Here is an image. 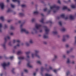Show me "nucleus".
<instances>
[{
    "mask_svg": "<svg viewBox=\"0 0 76 76\" xmlns=\"http://www.w3.org/2000/svg\"><path fill=\"white\" fill-rule=\"evenodd\" d=\"M29 53H30V52H27L26 53V55H27V58H29V57H30L28 55Z\"/></svg>",
    "mask_w": 76,
    "mask_h": 76,
    "instance_id": "nucleus-15",
    "label": "nucleus"
},
{
    "mask_svg": "<svg viewBox=\"0 0 76 76\" xmlns=\"http://www.w3.org/2000/svg\"><path fill=\"white\" fill-rule=\"evenodd\" d=\"M71 7L74 9V8H75V7H76V6L72 4L71 5Z\"/></svg>",
    "mask_w": 76,
    "mask_h": 76,
    "instance_id": "nucleus-20",
    "label": "nucleus"
},
{
    "mask_svg": "<svg viewBox=\"0 0 76 76\" xmlns=\"http://www.w3.org/2000/svg\"><path fill=\"white\" fill-rule=\"evenodd\" d=\"M24 72H26V73H27V72H28V70L27 69H25Z\"/></svg>",
    "mask_w": 76,
    "mask_h": 76,
    "instance_id": "nucleus-43",
    "label": "nucleus"
},
{
    "mask_svg": "<svg viewBox=\"0 0 76 76\" xmlns=\"http://www.w3.org/2000/svg\"><path fill=\"white\" fill-rule=\"evenodd\" d=\"M61 18H64V19H68V17H65L64 16V14H62L61 16H60Z\"/></svg>",
    "mask_w": 76,
    "mask_h": 76,
    "instance_id": "nucleus-10",
    "label": "nucleus"
},
{
    "mask_svg": "<svg viewBox=\"0 0 76 76\" xmlns=\"http://www.w3.org/2000/svg\"><path fill=\"white\" fill-rule=\"evenodd\" d=\"M2 75H3V74H0V76H2Z\"/></svg>",
    "mask_w": 76,
    "mask_h": 76,
    "instance_id": "nucleus-59",
    "label": "nucleus"
},
{
    "mask_svg": "<svg viewBox=\"0 0 76 76\" xmlns=\"http://www.w3.org/2000/svg\"><path fill=\"white\" fill-rule=\"evenodd\" d=\"M20 63H21V61H19L18 62V64H20Z\"/></svg>",
    "mask_w": 76,
    "mask_h": 76,
    "instance_id": "nucleus-52",
    "label": "nucleus"
},
{
    "mask_svg": "<svg viewBox=\"0 0 76 76\" xmlns=\"http://www.w3.org/2000/svg\"><path fill=\"white\" fill-rule=\"evenodd\" d=\"M69 47V45H66V47L67 48V47Z\"/></svg>",
    "mask_w": 76,
    "mask_h": 76,
    "instance_id": "nucleus-49",
    "label": "nucleus"
},
{
    "mask_svg": "<svg viewBox=\"0 0 76 76\" xmlns=\"http://www.w3.org/2000/svg\"><path fill=\"white\" fill-rule=\"evenodd\" d=\"M24 58V57L23 56H20L18 57V59L20 60H23Z\"/></svg>",
    "mask_w": 76,
    "mask_h": 76,
    "instance_id": "nucleus-17",
    "label": "nucleus"
},
{
    "mask_svg": "<svg viewBox=\"0 0 76 76\" xmlns=\"http://www.w3.org/2000/svg\"><path fill=\"white\" fill-rule=\"evenodd\" d=\"M40 32H42V30H40Z\"/></svg>",
    "mask_w": 76,
    "mask_h": 76,
    "instance_id": "nucleus-62",
    "label": "nucleus"
},
{
    "mask_svg": "<svg viewBox=\"0 0 76 76\" xmlns=\"http://www.w3.org/2000/svg\"><path fill=\"white\" fill-rule=\"evenodd\" d=\"M67 63H70V60H69V59H67Z\"/></svg>",
    "mask_w": 76,
    "mask_h": 76,
    "instance_id": "nucleus-33",
    "label": "nucleus"
},
{
    "mask_svg": "<svg viewBox=\"0 0 76 76\" xmlns=\"http://www.w3.org/2000/svg\"><path fill=\"white\" fill-rule=\"evenodd\" d=\"M75 43H76V37H75Z\"/></svg>",
    "mask_w": 76,
    "mask_h": 76,
    "instance_id": "nucleus-56",
    "label": "nucleus"
},
{
    "mask_svg": "<svg viewBox=\"0 0 76 76\" xmlns=\"http://www.w3.org/2000/svg\"><path fill=\"white\" fill-rule=\"evenodd\" d=\"M11 21V20H8V22H10Z\"/></svg>",
    "mask_w": 76,
    "mask_h": 76,
    "instance_id": "nucleus-55",
    "label": "nucleus"
},
{
    "mask_svg": "<svg viewBox=\"0 0 76 76\" xmlns=\"http://www.w3.org/2000/svg\"><path fill=\"white\" fill-rule=\"evenodd\" d=\"M70 0H69L68 1V2H70Z\"/></svg>",
    "mask_w": 76,
    "mask_h": 76,
    "instance_id": "nucleus-61",
    "label": "nucleus"
},
{
    "mask_svg": "<svg viewBox=\"0 0 76 76\" xmlns=\"http://www.w3.org/2000/svg\"><path fill=\"white\" fill-rule=\"evenodd\" d=\"M35 19L34 18H33V19H32V20H31V21L32 22H34V21H35Z\"/></svg>",
    "mask_w": 76,
    "mask_h": 76,
    "instance_id": "nucleus-37",
    "label": "nucleus"
},
{
    "mask_svg": "<svg viewBox=\"0 0 76 76\" xmlns=\"http://www.w3.org/2000/svg\"><path fill=\"white\" fill-rule=\"evenodd\" d=\"M10 59H11V60L13 59V56H11L10 57Z\"/></svg>",
    "mask_w": 76,
    "mask_h": 76,
    "instance_id": "nucleus-45",
    "label": "nucleus"
},
{
    "mask_svg": "<svg viewBox=\"0 0 76 76\" xmlns=\"http://www.w3.org/2000/svg\"><path fill=\"white\" fill-rule=\"evenodd\" d=\"M57 58V55H55L53 58V59L52 61H54L55 60H56Z\"/></svg>",
    "mask_w": 76,
    "mask_h": 76,
    "instance_id": "nucleus-13",
    "label": "nucleus"
},
{
    "mask_svg": "<svg viewBox=\"0 0 76 76\" xmlns=\"http://www.w3.org/2000/svg\"><path fill=\"white\" fill-rule=\"evenodd\" d=\"M38 14V12L37 11H34V15H37V14Z\"/></svg>",
    "mask_w": 76,
    "mask_h": 76,
    "instance_id": "nucleus-21",
    "label": "nucleus"
},
{
    "mask_svg": "<svg viewBox=\"0 0 76 76\" xmlns=\"http://www.w3.org/2000/svg\"><path fill=\"white\" fill-rule=\"evenodd\" d=\"M11 7L12 8H14V7H15V6H14V5H13L12 4H11Z\"/></svg>",
    "mask_w": 76,
    "mask_h": 76,
    "instance_id": "nucleus-34",
    "label": "nucleus"
},
{
    "mask_svg": "<svg viewBox=\"0 0 76 76\" xmlns=\"http://www.w3.org/2000/svg\"><path fill=\"white\" fill-rule=\"evenodd\" d=\"M52 69V67L51 66H50L49 68V70H51Z\"/></svg>",
    "mask_w": 76,
    "mask_h": 76,
    "instance_id": "nucleus-48",
    "label": "nucleus"
},
{
    "mask_svg": "<svg viewBox=\"0 0 76 76\" xmlns=\"http://www.w3.org/2000/svg\"><path fill=\"white\" fill-rule=\"evenodd\" d=\"M10 64V63H9V62H8V63H4L2 64L1 65L3 67V68L4 69H5L6 66H9Z\"/></svg>",
    "mask_w": 76,
    "mask_h": 76,
    "instance_id": "nucleus-3",
    "label": "nucleus"
},
{
    "mask_svg": "<svg viewBox=\"0 0 76 76\" xmlns=\"http://www.w3.org/2000/svg\"><path fill=\"white\" fill-rule=\"evenodd\" d=\"M70 73V72H67L66 73V75H69V74Z\"/></svg>",
    "mask_w": 76,
    "mask_h": 76,
    "instance_id": "nucleus-46",
    "label": "nucleus"
},
{
    "mask_svg": "<svg viewBox=\"0 0 76 76\" xmlns=\"http://www.w3.org/2000/svg\"><path fill=\"white\" fill-rule=\"evenodd\" d=\"M47 10V8H45L44 9V12H46Z\"/></svg>",
    "mask_w": 76,
    "mask_h": 76,
    "instance_id": "nucleus-38",
    "label": "nucleus"
},
{
    "mask_svg": "<svg viewBox=\"0 0 76 76\" xmlns=\"http://www.w3.org/2000/svg\"><path fill=\"white\" fill-rule=\"evenodd\" d=\"M24 15V14L23 13H19V16H23Z\"/></svg>",
    "mask_w": 76,
    "mask_h": 76,
    "instance_id": "nucleus-25",
    "label": "nucleus"
},
{
    "mask_svg": "<svg viewBox=\"0 0 76 76\" xmlns=\"http://www.w3.org/2000/svg\"><path fill=\"white\" fill-rule=\"evenodd\" d=\"M26 45H27V46H28V45H29V44L28 43L26 42Z\"/></svg>",
    "mask_w": 76,
    "mask_h": 76,
    "instance_id": "nucleus-39",
    "label": "nucleus"
},
{
    "mask_svg": "<svg viewBox=\"0 0 76 76\" xmlns=\"http://www.w3.org/2000/svg\"><path fill=\"white\" fill-rule=\"evenodd\" d=\"M53 34H57V31H54L53 32Z\"/></svg>",
    "mask_w": 76,
    "mask_h": 76,
    "instance_id": "nucleus-24",
    "label": "nucleus"
},
{
    "mask_svg": "<svg viewBox=\"0 0 76 76\" xmlns=\"http://www.w3.org/2000/svg\"><path fill=\"white\" fill-rule=\"evenodd\" d=\"M62 57L63 58H65V57H66V56H65V55H63Z\"/></svg>",
    "mask_w": 76,
    "mask_h": 76,
    "instance_id": "nucleus-53",
    "label": "nucleus"
},
{
    "mask_svg": "<svg viewBox=\"0 0 76 76\" xmlns=\"http://www.w3.org/2000/svg\"><path fill=\"white\" fill-rule=\"evenodd\" d=\"M16 42H17L18 44L17 45V47H19L20 46V40H14L13 41V43H15Z\"/></svg>",
    "mask_w": 76,
    "mask_h": 76,
    "instance_id": "nucleus-5",
    "label": "nucleus"
},
{
    "mask_svg": "<svg viewBox=\"0 0 76 76\" xmlns=\"http://www.w3.org/2000/svg\"><path fill=\"white\" fill-rule=\"evenodd\" d=\"M11 29H14V27L13 26H11L10 27Z\"/></svg>",
    "mask_w": 76,
    "mask_h": 76,
    "instance_id": "nucleus-40",
    "label": "nucleus"
},
{
    "mask_svg": "<svg viewBox=\"0 0 76 76\" xmlns=\"http://www.w3.org/2000/svg\"><path fill=\"white\" fill-rule=\"evenodd\" d=\"M10 37L8 36L5 37V40H7V39H10Z\"/></svg>",
    "mask_w": 76,
    "mask_h": 76,
    "instance_id": "nucleus-18",
    "label": "nucleus"
},
{
    "mask_svg": "<svg viewBox=\"0 0 76 76\" xmlns=\"http://www.w3.org/2000/svg\"><path fill=\"white\" fill-rule=\"evenodd\" d=\"M1 57H2L1 56H0V58H1Z\"/></svg>",
    "mask_w": 76,
    "mask_h": 76,
    "instance_id": "nucleus-63",
    "label": "nucleus"
},
{
    "mask_svg": "<svg viewBox=\"0 0 76 76\" xmlns=\"http://www.w3.org/2000/svg\"><path fill=\"white\" fill-rule=\"evenodd\" d=\"M75 16H73L72 15H71L69 16L70 19L71 20H73V19H75Z\"/></svg>",
    "mask_w": 76,
    "mask_h": 76,
    "instance_id": "nucleus-11",
    "label": "nucleus"
},
{
    "mask_svg": "<svg viewBox=\"0 0 76 76\" xmlns=\"http://www.w3.org/2000/svg\"><path fill=\"white\" fill-rule=\"evenodd\" d=\"M10 9H8L7 11V12H10Z\"/></svg>",
    "mask_w": 76,
    "mask_h": 76,
    "instance_id": "nucleus-41",
    "label": "nucleus"
},
{
    "mask_svg": "<svg viewBox=\"0 0 76 76\" xmlns=\"http://www.w3.org/2000/svg\"><path fill=\"white\" fill-rule=\"evenodd\" d=\"M27 66L28 67H30V68H32V66L29 63H28Z\"/></svg>",
    "mask_w": 76,
    "mask_h": 76,
    "instance_id": "nucleus-16",
    "label": "nucleus"
},
{
    "mask_svg": "<svg viewBox=\"0 0 76 76\" xmlns=\"http://www.w3.org/2000/svg\"><path fill=\"white\" fill-rule=\"evenodd\" d=\"M59 24L61 26V25H62V23H61V22L60 21L59 22Z\"/></svg>",
    "mask_w": 76,
    "mask_h": 76,
    "instance_id": "nucleus-32",
    "label": "nucleus"
},
{
    "mask_svg": "<svg viewBox=\"0 0 76 76\" xmlns=\"http://www.w3.org/2000/svg\"><path fill=\"white\" fill-rule=\"evenodd\" d=\"M0 7L2 9H3L4 8V5L3 3H0Z\"/></svg>",
    "mask_w": 76,
    "mask_h": 76,
    "instance_id": "nucleus-9",
    "label": "nucleus"
},
{
    "mask_svg": "<svg viewBox=\"0 0 76 76\" xmlns=\"http://www.w3.org/2000/svg\"><path fill=\"white\" fill-rule=\"evenodd\" d=\"M45 76H52L51 75H50L47 74H46L45 75Z\"/></svg>",
    "mask_w": 76,
    "mask_h": 76,
    "instance_id": "nucleus-30",
    "label": "nucleus"
},
{
    "mask_svg": "<svg viewBox=\"0 0 76 76\" xmlns=\"http://www.w3.org/2000/svg\"><path fill=\"white\" fill-rule=\"evenodd\" d=\"M74 63H75V62H74V61H73L72 62V64H74Z\"/></svg>",
    "mask_w": 76,
    "mask_h": 76,
    "instance_id": "nucleus-58",
    "label": "nucleus"
},
{
    "mask_svg": "<svg viewBox=\"0 0 76 76\" xmlns=\"http://www.w3.org/2000/svg\"><path fill=\"white\" fill-rule=\"evenodd\" d=\"M12 34H13V33H11L10 34V35H12Z\"/></svg>",
    "mask_w": 76,
    "mask_h": 76,
    "instance_id": "nucleus-57",
    "label": "nucleus"
},
{
    "mask_svg": "<svg viewBox=\"0 0 76 76\" xmlns=\"http://www.w3.org/2000/svg\"><path fill=\"white\" fill-rule=\"evenodd\" d=\"M59 8H60L59 7L57 6L56 5L51 6L50 7V10H53L54 13H56L57 11L59 9Z\"/></svg>",
    "mask_w": 76,
    "mask_h": 76,
    "instance_id": "nucleus-1",
    "label": "nucleus"
},
{
    "mask_svg": "<svg viewBox=\"0 0 76 76\" xmlns=\"http://www.w3.org/2000/svg\"><path fill=\"white\" fill-rule=\"evenodd\" d=\"M23 26V24L21 25L20 26V28H22Z\"/></svg>",
    "mask_w": 76,
    "mask_h": 76,
    "instance_id": "nucleus-54",
    "label": "nucleus"
},
{
    "mask_svg": "<svg viewBox=\"0 0 76 76\" xmlns=\"http://www.w3.org/2000/svg\"><path fill=\"white\" fill-rule=\"evenodd\" d=\"M35 27L37 29H40L41 28V26L39 24H36Z\"/></svg>",
    "mask_w": 76,
    "mask_h": 76,
    "instance_id": "nucleus-7",
    "label": "nucleus"
},
{
    "mask_svg": "<svg viewBox=\"0 0 76 76\" xmlns=\"http://www.w3.org/2000/svg\"><path fill=\"white\" fill-rule=\"evenodd\" d=\"M70 51H67V54H69V53H70Z\"/></svg>",
    "mask_w": 76,
    "mask_h": 76,
    "instance_id": "nucleus-50",
    "label": "nucleus"
},
{
    "mask_svg": "<svg viewBox=\"0 0 76 76\" xmlns=\"http://www.w3.org/2000/svg\"><path fill=\"white\" fill-rule=\"evenodd\" d=\"M44 21V19H42L41 20H40V22H41L42 23H43Z\"/></svg>",
    "mask_w": 76,
    "mask_h": 76,
    "instance_id": "nucleus-29",
    "label": "nucleus"
},
{
    "mask_svg": "<svg viewBox=\"0 0 76 76\" xmlns=\"http://www.w3.org/2000/svg\"><path fill=\"white\" fill-rule=\"evenodd\" d=\"M65 28H63L61 30V31H65Z\"/></svg>",
    "mask_w": 76,
    "mask_h": 76,
    "instance_id": "nucleus-36",
    "label": "nucleus"
},
{
    "mask_svg": "<svg viewBox=\"0 0 76 76\" xmlns=\"http://www.w3.org/2000/svg\"><path fill=\"white\" fill-rule=\"evenodd\" d=\"M37 63L41 64V62L40 61H38L37 62Z\"/></svg>",
    "mask_w": 76,
    "mask_h": 76,
    "instance_id": "nucleus-27",
    "label": "nucleus"
},
{
    "mask_svg": "<svg viewBox=\"0 0 76 76\" xmlns=\"http://www.w3.org/2000/svg\"><path fill=\"white\" fill-rule=\"evenodd\" d=\"M5 28H7V25H5V26H4Z\"/></svg>",
    "mask_w": 76,
    "mask_h": 76,
    "instance_id": "nucleus-47",
    "label": "nucleus"
},
{
    "mask_svg": "<svg viewBox=\"0 0 76 76\" xmlns=\"http://www.w3.org/2000/svg\"><path fill=\"white\" fill-rule=\"evenodd\" d=\"M13 2H18L19 3L20 2V1L19 0H12Z\"/></svg>",
    "mask_w": 76,
    "mask_h": 76,
    "instance_id": "nucleus-19",
    "label": "nucleus"
},
{
    "mask_svg": "<svg viewBox=\"0 0 76 76\" xmlns=\"http://www.w3.org/2000/svg\"><path fill=\"white\" fill-rule=\"evenodd\" d=\"M33 75H34V76H35V75H36V73H34L33 74Z\"/></svg>",
    "mask_w": 76,
    "mask_h": 76,
    "instance_id": "nucleus-51",
    "label": "nucleus"
},
{
    "mask_svg": "<svg viewBox=\"0 0 76 76\" xmlns=\"http://www.w3.org/2000/svg\"><path fill=\"white\" fill-rule=\"evenodd\" d=\"M45 28L46 33L43 35V38H47V37H48L47 34L48 33V32H49V30L48 28L47 27H45Z\"/></svg>",
    "mask_w": 76,
    "mask_h": 76,
    "instance_id": "nucleus-2",
    "label": "nucleus"
},
{
    "mask_svg": "<svg viewBox=\"0 0 76 76\" xmlns=\"http://www.w3.org/2000/svg\"><path fill=\"white\" fill-rule=\"evenodd\" d=\"M62 9H63V10H66V9H67V10L68 11H70V10L69 9H67V7L65 6H64L62 8Z\"/></svg>",
    "mask_w": 76,
    "mask_h": 76,
    "instance_id": "nucleus-12",
    "label": "nucleus"
},
{
    "mask_svg": "<svg viewBox=\"0 0 76 76\" xmlns=\"http://www.w3.org/2000/svg\"><path fill=\"white\" fill-rule=\"evenodd\" d=\"M41 15H42V16H43V14H41Z\"/></svg>",
    "mask_w": 76,
    "mask_h": 76,
    "instance_id": "nucleus-64",
    "label": "nucleus"
},
{
    "mask_svg": "<svg viewBox=\"0 0 76 76\" xmlns=\"http://www.w3.org/2000/svg\"><path fill=\"white\" fill-rule=\"evenodd\" d=\"M0 19L2 21L4 20V17L3 16H1L0 18Z\"/></svg>",
    "mask_w": 76,
    "mask_h": 76,
    "instance_id": "nucleus-23",
    "label": "nucleus"
},
{
    "mask_svg": "<svg viewBox=\"0 0 76 76\" xmlns=\"http://www.w3.org/2000/svg\"><path fill=\"white\" fill-rule=\"evenodd\" d=\"M31 57L32 58H34L35 57H39V55H37V54H35L34 53H32L31 54Z\"/></svg>",
    "mask_w": 76,
    "mask_h": 76,
    "instance_id": "nucleus-6",
    "label": "nucleus"
},
{
    "mask_svg": "<svg viewBox=\"0 0 76 76\" xmlns=\"http://www.w3.org/2000/svg\"><path fill=\"white\" fill-rule=\"evenodd\" d=\"M4 48H5V44H3L1 45Z\"/></svg>",
    "mask_w": 76,
    "mask_h": 76,
    "instance_id": "nucleus-31",
    "label": "nucleus"
},
{
    "mask_svg": "<svg viewBox=\"0 0 76 76\" xmlns=\"http://www.w3.org/2000/svg\"><path fill=\"white\" fill-rule=\"evenodd\" d=\"M39 51L38 50H34L35 53L37 55H38V53H39Z\"/></svg>",
    "mask_w": 76,
    "mask_h": 76,
    "instance_id": "nucleus-14",
    "label": "nucleus"
},
{
    "mask_svg": "<svg viewBox=\"0 0 76 76\" xmlns=\"http://www.w3.org/2000/svg\"><path fill=\"white\" fill-rule=\"evenodd\" d=\"M21 32H24L26 34H29V31L26 30V29L25 28H21Z\"/></svg>",
    "mask_w": 76,
    "mask_h": 76,
    "instance_id": "nucleus-4",
    "label": "nucleus"
},
{
    "mask_svg": "<svg viewBox=\"0 0 76 76\" xmlns=\"http://www.w3.org/2000/svg\"><path fill=\"white\" fill-rule=\"evenodd\" d=\"M2 27V24L1 23H0V32H1V27Z\"/></svg>",
    "mask_w": 76,
    "mask_h": 76,
    "instance_id": "nucleus-22",
    "label": "nucleus"
},
{
    "mask_svg": "<svg viewBox=\"0 0 76 76\" xmlns=\"http://www.w3.org/2000/svg\"><path fill=\"white\" fill-rule=\"evenodd\" d=\"M9 0H7V2H9Z\"/></svg>",
    "mask_w": 76,
    "mask_h": 76,
    "instance_id": "nucleus-60",
    "label": "nucleus"
},
{
    "mask_svg": "<svg viewBox=\"0 0 76 76\" xmlns=\"http://www.w3.org/2000/svg\"><path fill=\"white\" fill-rule=\"evenodd\" d=\"M29 43H30V44H32V43L33 42V41H32V39H31L29 42Z\"/></svg>",
    "mask_w": 76,
    "mask_h": 76,
    "instance_id": "nucleus-28",
    "label": "nucleus"
},
{
    "mask_svg": "<svg viewBox=\"0 0 76 76\" xmlns=\"http://www.w3.org/2000/svg\"><path fill=\"white\" fill-rule=\"evenodd\" d=\"M58 3H59V4H61V3L60 2V0H58Z\"/></svg>",
    "mask_w": 76,
    "mask_h": 76,
    "instance_id": "nucleus-42",
    "label": "nucleus"
},
{
    "mask_svg": "<svg viewBox=\"0 0 76 76\" xmlns=\"http://www.w3.org/2000/svg\"><path fill=\"white\" fill-rule=\"evenodd\" d=\"M21 6L22 7H25L26 6V5H22Z\"/></svg>",
    "mask_w": 76,
    "mask_h": 76,
    "instance_id": "nucleus-35",
    "label": "nucleus"
},
{
    "mask_svg": "<svg viewBox=\"0 0 76 76\" xmlns=\"http://www.w3.org/2000/svg\"><path fill=\"white\" fill-rule=\"evenodd\" d=\"M69 35H66V36H64L62 38L63 41H66V38H69Z\"/></svg>",
    "mask_w": 76,
    "mask_h": 76,
    "instance_id": "nucleus-8",
    "label": "nucleus"
},
{
    "mask_svg": "<svg viewBox=\"0 0 76 76\" xmlns=\"http://www.w3.org/2000/svg\"><path fill=\"white\" fill-rule=\"evenodd\" d=\"M21 53H22V52L21 51H19L17 52V54L19 55V54H21Z\"/></svg>",
    "mask_w": 76,
    "mask_h": 76,
    "instance_id": "nucleus-26",
    "label": "nucleus"
},
{
    "mask_svg": "<svg viewBox=\"0 0 76 76\" xmlns=\"http://www.w3.org/2000/svg\"><path fill=\"white\" fill-rule=\"evenodd\" d=\"M57 70L56 69H55L53 70V72H55V73H56V72H57Z\"/></svg>",
    "mask_w": 76,
    "mask_h": 76,
    "instance_id": "nucleus-44",
    "label": "nucleus"
}]
</instances>
